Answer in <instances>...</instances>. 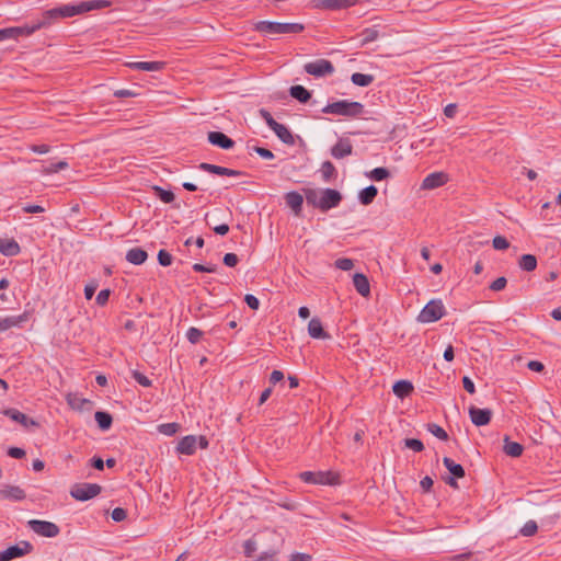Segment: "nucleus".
<instances>
[{
	"mask_svg": "<svg viewBox=\"0 0 561 561\" xmlns=\"http://www.w3.org/2000/svg\"><path fill=\"white\" fill-rule=\"evenodd\" d=\"M305 197L308 205L328 211L335 208L342 202V194L334 188H307Z\"/></svg>",
	"mask_w": 561,
	"mask_h": 561,
	"instance_id": "1",
	"label": "nucleus"
},
{
	"mask_svg": "<svg viewBox=\"0 0 561 561\" xmlns=\"http://www.w3.org/2000/svg\"><path fill=\"white\" fill-rule=\"evenodd\" d=\"M324 114H333L345 117H359L364 114L365 107L362 103L350 100H339L328 103L322 110Z\"/></svg>",
	"mask_w": 561,
	"mask_h": 561,
	"instance_id": "2",
	"label": "nucleus"
},
{
	"mask_svg": "<svg viewBox=\"0 0 561 561\" xmlns=\"http://www.w3.org/2000/svg\"><path fill=\"white\" fill-rule=\"evenodd\" d=\"M446 313L445 306L440 299L430 300L417 316L421 323H432L440 320Z\"/></svg>",
	"mask_w": 561,
	"mask_h": 561,
	"instance_id": "3",
	"label": "nucleus"
},
{
	"mask_svg": "<svg viewBox=\"0 0 561 561\" xmlns=\"http://www.w3.org/2000/svg\"><path fill=\"white\" fill-rule=\"evenodd\" d=\"M102 492V486L98 483H75L70 489V495L77 501L85 502L95 496H98Z\"/></svg>",
	"mask_w": 561,
	"mask_h": 561,
	"instance_id": "4",
	"label": "nucleus"
},
{
	"mask_svg": "<svg viewBox=\"0 0 561 561\" xmlns=\"http://www.w3.org/2000/svg\"><path fill=\"white\" fill-rule=\"evenodd\" d=\"M299 478L308 484L333 485L337 482V476L331 471H304Z\"/></svg>",
	"mask_w": 561,
	"mask_h": 561,
	"instance_id": "5",
	"label": "nucleus"
},
{
	"mask_svg": "<svg viewBox=\"0 0 561 561\" xmlns=\"http://www.w3.org/2000/svg\"><path fill=\"white\" fill-rule=\"evenodd\" d=\"M27 527L36 535L46 538L57 537L60 533L58 525L48 520L30 519L27 522Z\"/></svg>",
	"mask_w": 561,
	"mask_h": 561,
	"instance_id": "6",
	"label": "nucleus"
},
{
	"mask_svg": "<svg viewBox=\"0 0 561 561\" xmlns=\"http://www.w3.org/2000/svg\"><path fill=\"white\" fill-rule=\"evenodd\" d=\"M304 70L313 77H324L334 72V66L330 60L317 59L314 61L307 62L304 66Z\"/></svg>",
	"mask_w": 561,
	"mask_h": 561,
	"instance_id": "7",
	"label": "nucleus"
},
{
	"mask_svg": "<svg viewBox=\"0 0 561 561\" xmlns=\"http://www.w3.org/2000/svg\"><path fill=\"white\" fill-rule=\"evenodd\" d=\"M443 463L446 467V469L450 472L451 477H448L445 482L457 488L458 484L456 482V479H460L465 477V469L461 465L456 463L453 459L448 457H444Z\"/></svg>",
	"mask_w": 561,
	"mask_h": 561,
	"instance_id": "8",
	"label": "nucleus"
},
{
	"mask_svg": "<svg viewBox=\"0 0 561 561\" xmlns=\"http://www.w3.org/2000/svg\"><path fill=\"white\" fill-rule=\"evenodd\" d=\"M58 20L72 18L76 15L84 14V8L82 1L76 4L67 3L55 8Z\"/></svg>",
	"mask_w": 561,
	"mask_h": 561,
	"instance_id": "9",
	"label": "nucleus"
},
{
	"mask_svg": "<svg viewBox=\"0 0 561 561\" xmlns=\"http://www.w3.org/2000/svg\"><path fill=\"white\" fill-rule=\"evenodd\" d=\"M469 416L476 426H484L490 423L492 411L490 409H480L472 405L469 408Z\"/></svg>",
	"mask_w": 561,
	"mask_h": 561,
	"instance_id": "10",
	"label": "nucleus"
},
{
	"mask_svg": "<svg viewBox=\"0 0 561 561\" xmlns=\"http://www.w3.org/2000/svg\"><path fill=\"white\" fill-rule=\"evenodd\" d=\"M207 139L213 146L224 150H229L234 146V140L228 137L222 131H209L207 135Z\"/></svg>",
	"mask_w": 561,
	"mask_h": 561,
	"instance_id": "11",
	"label": "nucleus"
},
{
	"mask_svg": "<svg viewBox=\"0 0 561 561\" xmlns=\"http://www.w3.org/2000/svg\"><path fill=\"white\" fill-rule=\"evenodd\" d=\"M448 181V175L444 172L430 173L422 182L423 190H434L443 186Z\"/></svg>",
	"mask_w": 561,
	"mask_h": 561,
	"instance_id": "12",
	"label": "nucleus"
},
{
	"mask_svg": "<svg viewBox=\"0 0 561 561\" xmlns=\"http://www.w3.org/2000/svg\"><path fill=\"white\" fill-rule=\"evenodd\" d=\"M37 31L48 28L59 22L55 8L44 11L37 20L33 21Z\"/></svg>",
	"mask_w": 561,
	"mask_h": 561,
	"instance_id": "13",
	"label": "nucleus"
},
{
	"mask_svg": "<svg viewBox=\"0 0 561 561\" xmlns=\"http://www.w3.org/2000/svg\"><path fill=\"white\" fill-rule=\"evenodd\" d=\"M253 30L270 38L278 36V22L259 21L253 24Z\"/></svg>",
	"mask_w": 561,
	"mask_h": 561,
	"instance_id": "14",
	"label": "nucleus"
},
{
	"mask_svg": "<svg viewBox=\"0 0 561 561\" xmlns=\"http://www.w3.org/2000/svg\"><path fill=\"white\" fill-rule=\"evenodd\" d=\"M0 496L5 500L20 502L25 500L26 493L25 491L18 485H4L0 489Z\"/></svg>",
	"mask_w": 561,
	"mask_h": 561,
	"instance_id": "15",
	"label": "nucleus"
},
{
	"mask_svg": "<svg viewBox=\"0 0 561 561\" xmlns=\"http://www.w3.org/2000/svg\"><path fill=\"white\" fill-rule=\"evenodd\" d=\"M353 152V146L348 139L341 138L331 148V154L335 159H343Z\"/></svg>",
	"mask_w": 561,
	"mask_h": 561,
	"instance_id": "16",
	"label": "nucleus"
},
{
	"mask_svg": "<svg viewBox=\"0 0 561 561\" xmlns=\"http://www.w3.org/2000/svg\"><path fill=\"white\" fill-rule=\"evenodd\" d=\"M308 333L312 339L328 340L331 335L323 329L319 318H312L308 323Z\"/></svg>",
	"mask_w": 561,
	"mask_h": 561,
	"instance_id": "17",
	"label": "nucleus"
},
{
	"mask_svg": "<svg viewBox=\"0 0 561 561\" xmlns=\"http://www.w3.org/2000/svg\"><path fill=\"white\" fill-rule=\"evenodd\" d=\"M197 437L187 435L178 443L176 450L182 455H193L196 450Z\"/></svg>",
	"mask_w": 561,
	"mask_h": 561,
	"instance_id": "18",
	"label": "nucleus"
},
{
	"mask_svg": "<svg viewBox=\"0 0 561 561\" xmlns=\"http://www.w3.org/2000/svg\"><path fill=\"white\" fill-rule=\"evenodd\" d=\"M285 202H286V205L289 208H291V210L294 211V214L296 216L300 215L302 204H304V196L300 193L295 192V191L288 192L285 195Z\"/></svg>",
	"mask_w": 561,
	"mask_h": 561,
	"instance_id": "19",
	"label": "nucleus"
},
{
	"mask_svg": "<svg viewBox=\"0 0 561 561\" xmlns=\"http://www.w3.org/2000/svg\"><path fill=\"white\" fill-rule=\"evenodd\" d=\"M127 66L134 70L141 71H160L165 67L164 61H135L129 62Z\"/></svg>",
	"mask_w": 561,
	"mask_h": 561,
	"instance_id": "20",
	"label": "nucleus"
},
{
	"mask_svg": "<svg viewBox=\"0 0 561 561\" xmlns=\"http://www.w3.org/2000/svg\"><path fill=\"white\" fill-rule=\"evenodd\" d=\"M353 284L356 291L363 296L368 297L370 295V285L366 275L362 273H356L353 276Z\"/></svg>",
	"mask_w": 561,
	"mask_h": 561,
	"instance_id": "21",
	"label": "nucleus"
},
{
	"mask_svg": "<svg viewBox=\"0 0 561 561\" xmlns=\"http://www.w3.org/2000/svg\"><path fill=\"white\" fill-rule=\"evenodd\" d=\"M273 125H275L272 130L275 133V135L286 145L293 146L295 145V137L293 136L291 131L283 124L278 122H273Z\"/></svg>",
	"mask_w": 561,
	"mask_h": 561,
	"instance_id": "22",
	"label": "nucleus"
},
{
	"mask_svg": "<svg viewBox=\"0 0 561 561\" xmlns=\"http://www.w3.org/2000/svg\"><path fill=\"white\" fill-rule=\"evenodd\" d=\"M355 0H319L317 7L325 10H341L355 4Z\"/></svg>",
	"mask_w": 561,
	"mask_h": 561,
	"instance_id": "23",
	"label": "nucleus"
},
{
	"mask_svg": "<svg viewBox=\"0 0 561 561\" xmlns=\"http://www.w3.org/2000/svg\"><path fill=\"white\" fill-rule=\"evenodd\" d=\"M3 414L10 417L12 421L22 424L25 427H27L28 425H36V422L34 420L30 419L26 414L13 408L4 410Z\"/></svg>",
	"mask_w": 561,
	"mask_h": 561,
	"instance_id": "24",
	"label": "nucleus"
},
{
	"mask_svg": "<svg viewBox=\"0 0 561 561\" xmlns=\"http://www.w3.org/2000/svg\"><path fill=\"white\" fill-rule=\"evenodd\" d=\"M126 261L134 265H140L148 259V253L139 247L131 248L126 253Z\"/></svg>",
	"mask_w": 561,
	"mask_h": 561,
	"instance_id": "25",
	"label": "nucleus"
},
{
	"mask_svg": "<svg viewBox=\"0 0 561 561\" xmlns=\"http://www.w3.org/2000/svg\"><path fill=\"white\" fill-rule=\"evenodd\" d=\"M21 248L14 239H0V253L5 256H15Z\"/></svg>",
	"mask_w": 561,
	"mask_h": 561,
	"instance_id": "26",
	"label": "nucleus"
},
{
	"mask_svg": "<svg viewBox=\"0 0 561 561\" xmlns=\"http://www.w3.org/2000/svg\"><path fill=\"white\" fill-rule=\"evenodd\" d=\"M28 314L26 312L19 316H11L0 320V330L5 331L13 327H21L22 323L26 322Z\"/></svg>",
	"mask_w": 561,
	"mask_h": 561,
	"instance_id": "27",
	"label": "nucleus"
},
{
	"mask_svg": "<svg viewBox=\"0 0 561 561\" xmlns=\"http://www.w3.org/2000/svg\"><path fill=\"white\" fill-rule=\"evenodd\" d=\"M503 450L507 456L516 458L523 454L524 447L517 442L510 440V438L506 436L504 438Z\"/></svg>",
	"mask_w": 561,
	"mask_h": 561,
	"instance_id": "28",
	"label": "nucleus"
},
{
	"mask_svg": "<svg viewBox=\"0 0 561 561\" xmlns=\"http://www.w3.org/2000/svg\"><path fill=\"white\" fill-rule=\"evenodd\" d=\"M289 94L291 98L304 104L311 98V93L304 85L299 84L290 87Z\"/></svg>",
	"mask_w": 561,
	"mask_h": 561,
	"instance_id": "29",
	"label": "nucleus"
},
{
	"mask_svg": "<svg viewBox=\"0 0 561 561\" xmlns=\"http://www.w3.org/2000/svg\"><path fill=\"white\" fill-rule=\"evenodd\" d=\"M393 393L399 398H405L413 391V385L408 380H399L392 387Z\"/></svg>",
	"mask_w": 561,
	"mask_h": 561,
	"instance_id": "30",
	"label": "nucleus"
},
{
	"mask_svg": "<svg viewBox=\"0 0 561 561\" xmlns=\"http://www.w3.org/2000/svg\"><path fill=\"white\" fill-rule=\"evenodd\" d=\"M67 403L71 409L81 411L84 409V405L90 404L91 401L84 398H81L78 393H68L66 397Z\"/></svg>",
	"mask_w": 561,
	"mask_h": 561,
	"instance_id": "31",
	"label": "nucleus"
},
{
	"mask_svg": "<svg viewBox=\"0 0 561 561\" xmlns=\"http://www.w3.org/2000/svg\"><path fill=\"white\" fill-rule=\"evenodd\" d=\"M377 194H378L377 187L374 185H369L359 192L358 199H359L360 204L367 206L373 203V201L375 199Z\"/></svg>",
	"mask_w": 561,
	"mask_h": 561,
	"instance_id": "32",
	"label": "nucleus"
},
{
	"mask_svg": "<svg viewBox=\"0 0 561 561\" xmlns=\"http://www.w3.org/2000/svg\"><path fill=\"white\" fill-rule=\"evenodd\" d=\"M305 30L301 23H280L278 22V35L298 34Z\"/></svg>",
	"mask_w": 561,
	"mask_h": 561,
	"instance_id": "33",
	"label": "nucleus"
},
{
	"mask_svg": "<svg viewBox=\"0 0 561 561\" xmlns=\"http://www.w3.org/2000/svg\"><path fill=\"white\" fill-rule=\"evenodd\" d=\"M94 419L102 431H107L111 428L113 423V417L108 412L105 411H96L94 414Z\"/></svg>",
	"mask_w": 561,
	"mask_h": 561,
	"instance_id": "34",
	"label": "nucleus"
},
{
	"mask_svg": "<svg viewBox=\"0 0 561 561\" xmlns=\"http://www.w3.org/2000/svg\"><path fill=\"white\" fill-rule=\"evenodd\" d=\"M518 266L526 272H533L537 267V259L533 254H523L518 260Z\"/></svg>",
	"mask_w": 561,
	"mask_h": 561,
	"instance_id": "35",
	"label": "nucleus"
},
{
	"mask_svg": "<svg viewBox=\"0 0 561 561\" xmlns=\"http://www.w3.org/2000/svg\"><path fill=\"white\" fill-rule=\"evenodd\" d=\"M375 78L373 75H366L360 72H354L351 76V81L353 84L358 87H368L374 82Z\"/></svg>",
	"mask_w": 561,
	"mask_h": 561,
	"instance_id": "36",
	"label": "nucleus"
},
{
	"mask_svg": "<svg viewBox=\"0 0 561 561\" xmlns=\"http://www.w3.org/2000/svg\"><path fill=\"white\" fill-rule=\"evenodd\" d=\"M154 195L163 203L170 204L175 199V195L172 191L164 190L161 186L154 185L152 187Z\"/></svg>",
	"mask_w": 561,
	"mask_h": 561,
	"instance_id": "37",
	"label": "nucleus"
},
{
	"mask_svg": "<svg viewBox=\"0 0 561 561\" xmlns=\"http://www.w3.org/2000/svg\"><path fill=\"white\" fill-rule=\"evenodd\" d=\"M84 13H88L93 10H101L111 5V1L108 0H89L82 1Z\"/></svg>",
	"mask_w": 561,
	"mask_h": 561,
	"instance_id": "38",
	"label": "nucleus"
},
{
	"mask_svg": "<svg viewBox=\"0 0 561 561\" xmlns=\"http://www.w3.org/2000/svg\"><path fill=\"white\" fill-rule=\"evenodd\" d=\"M21 557H22V552L20 551V547H16L15 545L10 546L9 548H7L3 551H0V561H10V560H13L15 558H21Z\"/></svg>",
	"mask_w": 561,
	"mask_h": 561,
	"instance_id": "39",
	"label": "nucleus"
},
{
	"mask_svg": "<svg viewBox=\"0 0 561 561\" xmlns=\"http://www.w3.org/2000/svg\"><path fill=\"white\" fill-rule=\"evenodd\" d=\"M367 176L373 181L380 182V181L388 179L390 176V172L387 168L378 167V168L373 169L367 174Z\"/></svg>",
	"mask_w": 561,
	"mask_h": 561,
	"instance_id": "40",
	"label": "nucleus"
},
{
	"mask_svg": "<svg viewBox=\"0 0 561 561\" xmlns=\"http://www.w3.org/2000/svg\"><path fill=\"white\" fill-rule=\"evenodd\" d=\"M379 37V32L375 27H367L360 33L362 45L375 42Z\"/></svg>",
	"mask_w": 561,
	"mask_h": 561,
	"instance_id": "41",
	"label": "nucleus"
},
{
	"mask_svg": "<svg viewBox=\"0 0 561 561\" xmlns=\"http://www.w3.org/2000/svg\"><path fill=\"white\" fill-rule=\"evenodd\" d=\"M14 27H15L16 38L22 37V36H25V37L31 36L32 34L37 32L34 22L26 23L22 26H14Z\"/></svg>",
	"mask_w": 561,
	"mask_h": 561,
	"instance_id": "42",
	"label": "nucleus"
},
{
	"mask_svg": "<svg viewBox=\"0 0 561 561\" xmlns=\"http://www.w3.org/2000/svg\"><path fill=\"white\" fill-rule=\"evenodd\" d=\"M321 173L323 180L329 182L336 174V170L332 162L324 161L321 165Z\"/></svg>",
	"mask_w": 561,
	"mask_h": 561,
	"instance_id": "43",
	"label": "nucleus"
},
{
	"mask_svg": "<svg viewBox=\"0 0 561 561\" xmlns=\"http://www.w3.org/2000/svg\"><path fill=\"white\" fill-rule=\"evenodd\" d=\"M427 431L431 434H433L435 437H437L438 439H442V440H447L448 439L447 432L442 426H439L438 424L428 423L427 424Z\"/></svg>",
	"mask_w": 561,
	"mask_h": 561,
	"instance_id": "44",
	"label": "nucleus"
},
{
	"mask_svg": "<svg viewBox=\"0 0 561 561\" xmlns=\"http://www.w3.org/2000/svg\"><path fill=\"white\" fill-rule=\"evenodd\" d=\"M204 335V332L197 328H190L187 331H186V339L188 340L190 343L192 344H197L201 342L202 337Z\"/></svg>",
	"mask_w": 561,
	"mask_h": 561,
	"instance_id": "45",
	"label": "nucleus"
},
{
	"mask_svg": "<svg viewBox=\"0 0 561 561\" xmlns=\"http://www.w3.org/2000/svg\"><path fill=\"white\" fill-rule=\"evenodd\" d=\"M180 428V424L179 423H164V424H160L158 426V431L161 433V434H164L167 436H172L174 435Z\"/></svg>",
	"mask_w": 561,
	"mask_h": 561,
	"instance_id": "46",
	"label": "nucleus"
},
{
	"mask_svg": "<svg viewBox=\"0 0 561 561\" xmlns=\"http://www.w3.org/2000/svg\"><path fill=\"white\" fill-rule=\"evenodd\" d=\"M278 554V549L271 548L266 551H263L254 561H277Z\"/></svg>",
	"mask_w": 561,
	"mask_h": 561,
	"instance_id": "47",
	"label": "nucleus"
},
{
	"mask_svg": "<svg viewBox=\"0 0 561 561\" xmlns=\"http://www.w3.org/2000/svg\"><path fill=\"white\" fill-rule=\"evenodd\" d=\"M537 530H538L537 523L535 520H528L522 527L520 534L524 537H531L537 533Z\"/></svg>",
	"mask_w": 561,
	"mask_h": 561,
	"instance_id": "48",
	"label": "nucleus"
},
{
	"mask_svg": "<svg viewBox=\"0 0 561 561\" xmlns=\"http://www.w3.org/2000/svg\"><path fill=\"white\" fill-rule=\"evenodd\" d=\"M157 259L159 264L164 267L170 266L173 261L171 253L164 249L159 250Z\"/></svg>",
	"mask_w": 561,
	"mask_h": 561,
	"instance_id": "49",
	"label": "nucleus"
},
{
	"mask_svg": "<svg viewBox=\"0 0 561 561\" xmlns=\"http://www.w3.org/2000/svg\"><path fill=\"white\" fill-rule=\"evenodd\" d=\"M68 168V162L65 160L58 161L56 163L51 162L47 167H45L44 172L50 174V173H57L61 170H65Z\"/></svg>",
	"mask_w": 561,
	"mask_h": 561,
	"instance_id": "50",
	"label": "nucleus"
},
{
	"mask_svg": "<svg viewBox=\"0 0 561 561\" xmlns=\"http://www.w3.org/2000/svg\"><path fill=\"white\" fill-rule=\"evenodd\" d=\"M131 377L134 378L135 381H137L142 387L148 388L152 385V381L147 376H145L144 374H141L138 370H133Z\"/></svg>",
	"mask_w": 561,
	"mask_h": 561,
	"instance_id": "51",
	"label": "nucleus"
},
{
	"mask_svg": "<svg viewBox=\"0 0 561 561\" xmlns=\"http://www.w3.org/2000/svg\"><path fill=\"white\" fill-rule=\"evenodd\" d=\"M404 444L407 448L416 453H420L424 449V444L417 438H407Z\"/></svg>",
	"mask_w": 561,
	"mask_h": 561,
	"instance_id": "52",
	"label": "nucleus"
},
{
	"mask_svg": "<svg viewBox=\"0 0 561 561\" xmlns=\"http://www.w3.org/2000/svg\"><path fill=\"white\" fill-rule=\"evenodd\" d=\"M492 245L495 250H506L510 248V242L505 237L496 236L492 240Z\"/></svg>",
	"mask_w": 561,
	"mask_h": 561,
	"instance_id": "53",
	"label": "nucleus"
},
{
	"mask_svg": "<svg viewBox=\"0 0 561 561\" xmlns=\"http://www.w3.org/2000/svg\"><path fill=\"white\" fill-rule=\"evenodd\" d=\"M335 267L341 271H351L354 266V262L348 257H341L335 261Z\"/></svg>",
	"mask_w": 561,
	"mask_h": 561,
	"instance_id": "54",
	"label": "nucleus"
},
{
	"mask_svg": "<svg viewBox=\"0 0 561 561\" xmlns=\"http://www.w3.org/2000/svg\"><path fill=\"white\" fill-rule=\"evenodd\" d=\"M507 284V279L504 276L497 277L495 280H493L489 288L493 291H500L505 288Z\"/></svg>",
	"mask_w": 561,
	"mask_h": 561,
	"instance_id": "55",
	"label": "nucleus"
},
{
	"mask_svg": "<svg viewBox=\"0 0 561 561\" xmlns=\"http://www.w3.org/2000/svg\"><path fill=\"white\" fill-rule=\"evenodd\" d=\"M111 290L110 289H102L95 298V301L99 306H105L110 299Z\"/></svg>",
	"mask_w": 561,
	"mask_h": 561,
	"instance_id": "56",
	"label": "nucleus"
},
{
	"mask_svg": "<svg viewBox=\"0 0 561 561\" xmlns=\"http://www.w3.org/2000/svg\"><path fill=\"white\" fill-rule=\"evenodd\" d=\"M111 517L114 522H123L127 517V512L125 508L116 507L112 511Z\"/></svg>",
	"mask_w": 561,
	"mask_h": 561,
	"instance_id": "57",
	"label": "nucleus"
},
{
	"mask_svg": "<svg viewBox=\"0 0 561 561\" xmlns=\"http://www.w3.org/2000/svg\"><path fill=\"white\" fill-rule=\"evenodd\" d=\"M98 286L96 280H92L84 286V297L87 300H90L93 297Z\"/></svg>",
	"mask_w": 561,
	"mask_h": 561,
	"instance_id": "58",
	"label": "nucleus"
},
{
	"mask_svg": "<svg viewBox=\"0 0 561 561\" xmlns=\"http://www.w3.org/2000/svg\"><path fill=\"white\" fill-rule=\"evenodd\" d=\"M193 271L194 272H197V273H214L216 271V266L215 265H204V264H201V263H195L193 266H192Z\"/></svg>",
	"mask_w": 561,
	"mask_h": 561,
	"instance_id": "59",
	"label": "nucleus"
},
{
	"mask_svg": "<svg viewBox=\"0 0 561 561\" xmlns=\"http://www.w3.org/2000/svg\"><path fill=\"white\" fill-rule=\"evenodd\" d=\"M113 95L117 99H124V98H134L137 95V93L129 89H119V90H115Z\"/></svg>",
	"mask_w": 561,
	"mask_h": 561,
	"instance_id": "60",
	"label": "nucleus"
},
{
	"mask_svg": "<svg viewBox=\"0 0 561 561\" xmlns=\"http://www.w3.org/2000/svg\"><path fill=\"white\" fill-rule=\"evenodd\" d=\"M222 261L225 265L233 267L238 264L239 257L234 253H226Z\"/></svg>",
	"mask_w": 561,
	"mask_h": 561,
	"instance_id": "61",
	"label": "nucleus"
},
{
	"mask_svg": "<svg viewBox=\"0 0 561 561\" xmlns=\"http://www.w3.org/2000/svg\"><path fill=\"white\" fill-rule=\"evenodd\" d=\"M7 38L18 39L14 26L0 30V41L7 39Z\"/></svg>",
	"mask_w": 561,
	"mask_h": 561,
	"instance_id": "62",
	"label": "nucleus"
},
{
	"mask_svg": "<svg viewBox=\"0 0 561 561\" xmlns=\"http://www.w3.org/2000/svg\"><path fill=\"white\" fill-rule=\"evenodd\" d=\"M16 547H20V551L22 552V557L31 553L34 549L33 545L27 541V540H22L20 541L18 545H15Z\"/></svg>",
	"mask_w": 561,
	"mask_h": 561,
	"instance_id": "63",
	"label": "nucleus"
},
{
	"mask_svg": "<svg viewBox=\"0 0 561 561\" xmlns=\"http://www.w3.org/2000/svg\"><path fill=\"white\" fill-rule=\"evenodd\" d=\"M312 557L308 553L295 552L289 557V561H311Z\"/></svg>",
	"mask_w": 561,
	"mask_h": 561,
	"instance_id": "64",
	"label": "nucleus"
}]
</instances>
